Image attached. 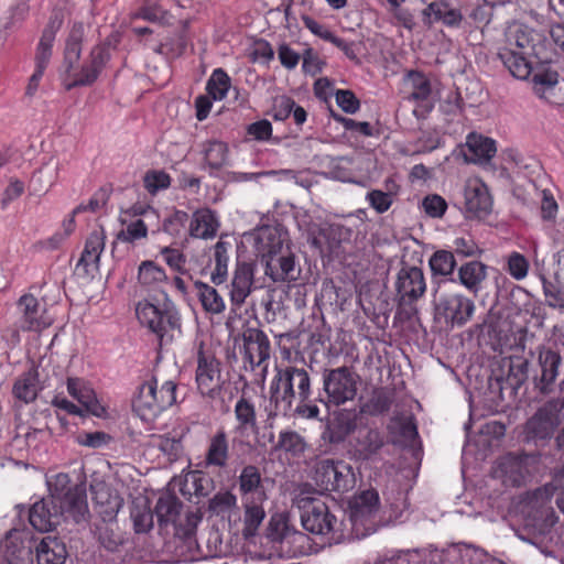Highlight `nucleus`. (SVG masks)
I'll use <instances>...</instances> for the list:
<instances>
[{"instance_id": "1", "label": "nucleus", "mask_w": 564, "mask_h": 564, "mask_svg": "<svg viewBox=\"0 0 564 564\" xmlns=\"http://www.w3.org/2000/svg\"><path fill=\"white\" fill-rule=\"evenodd\" d=\"M84 37L85 25L82 22L74 23L65 40L63 54L64 70L68 77L73 78V80L66 85L67 90L78 86L93 85L110 61L111 40L107 37L104 42L91 48L88 59L83 64L80 69L75 73L76 65L82 55Z\"/></svg>"}, {"instance_id": "2", "label": "nucleus", "mask_w": 564, "mask_h": 564, "mask_svg": "<svg viewBox=\"0 0 564 564\" xmlns=\"http://www.w3.org/2000/svg\"><path fill=\"white\" fill-rule=\"evenodd\" d=\"M177 384L172 380H160L153 375L139 389L132 408L144 422L154 421L163 411L176 402Z\"/></svg>"}, {"instance_id": "3", "label": "nucleus", "mask_w": 564, "mask_h": 564, "mask_svg": "<svg viewBox=\"0 0 564 564\" xmlns=\"http://www.w3.org/2000/svg\"><path fill=\"white\" fill-rule=\"evenodd\" d=\"M135 314L139 322L158 336L160 346L173 340L172 332H181L180 313L166 294L160 305L149 301L139 302Z\"/></svg>"}, {"instance_id": "4", "label": "nucleus", "mask_w": 564, "mask_h": 564, "mask_svg": "<svg viewBox=\"0 0 564 564\" xmlns=\"http://www.w3.org/2000/svg\"><path fill=\"white\" fill-rule=\"evenodd\" d=\"M393 290L397 315L411 319L417 313V302L426 292L423 270L415 265L403 264L395 275Z\"/></svg>"}, {"instance_id": "5", "label": "nucleus", "mask_w": 564, "mask_h": 564, "mask_svg": "<svg viewBox=\"0 0 564 564\" xmlns=\"http://www.w3.org/2000/svg\"><path fill=\"white\" fill-rule=\"evenodd\" d=\"M48 499L62 505L66 508L68 516L75 523L87 522L89 510L87 503L86 488L83 485L70 486V478L67 474L61 473L47 481Z\"/></svg>"}, {"instance_id": "6", "label": "nucleus", "mask_w": 564, "mask_h": 564, "mask_svg": "<svg viewBox=\"0 0 564 564\" xmlns=\"http://www.w3.org/2000/svg\"><path fill=\"white\" fill-rule=\"evenodd\" d=\"M257 246L264 274L273 282L282 281V229L279 223H263L257 230Z\"/></svg>"}, {"instance_id": "7", "label": "nucleus", "mask_w": 564, "mask_h": 564, "mask_svg": "<svg viewBox=\"0 0 564 564\" xmlns=\"http://www.w3.org/2000/svg\"><path fill=\"white\" fill-rule=\"evenodd\" d=\"M282 380V370L276 366V375L271 386V397L264 403L265 419L261 431H258L257 442L259 446L269 451L272 460L281 459L280 448L282 447V430L275 434V422L280 416L281 395L279 391V381Z\"/></svg>"}, {"instance_id": "8", "label": "nucleus", "mask_w": 564, "mask_h": 564, "mask_svg": "<svg viewBox=\"0 0 564 564\" xmlns=\"http://www.w3.org/2000/svg\"><path fill=\"white\" fill-rule=\"evenodd\" d=\"M183 503L175 496L160 497L155 506V514L160 528L172 525L174 534L188 538L193 534L200 518L195 512H186L184 523L182 521Z\"/></svg>"}, {"instance_id": "9", "label": "nucleus", "mask_w": 564, "mask_h": 564, "mask_svg": "<svg viewBox=\"0 0 564 564\" xmlns=\"http://www.w3.org/2000/svg\"><path fill=\"white\" fill-rule=\"evenodd\" d=\"M315 480L326 491L345 492L356 484L354 470L343 460H323L316 469Z\"/></svg>"}, {"instance_id": "10", "label": "nucleus", "mask_w": 564, "mask_h": 564, "mask_svg": "<svg viewBox=\"0 0 564 564\" xmlns=\"http://www.w3.org/2000/svg\"><path fill=\"white\" fill-rule=\"evenodd\" d=\"M562 406L556 401H549L528 420L525 433L529 440H550L560 425V412Z\"/></svg>"}, {"instance_id": "11", "label": "nucleus", "mask_w": 564, "mask_h": 564, "mask_svg": "<svg viewBox=\"0 0 564 564\" xmlns=\"http://www.w3.org/2000/svg\"><path fill=\"white\" fill-rule=\"evenodd\" d=\"M18 327L23 332H40L52 325L53 318L47 314L45 304L33 294L22 295L18 303Z\"/></svg>"}, {"instance_id": "12", "label": "nucleus", "mask_w": 564, "mask_h": 564, "mask_svg": "<svg viewBox=\"0 0 564 564\" xmlns=\"http://www.w3.org/2000/svg\"><path fill=\"white\" fill-rule=\"evenodd\" d=\"M220 362L202 347L197 352L196 383L202 395L214 399L220 392Z\"/></svg>"}, {"instance_id": "13", "label": "nucleus", "mask_w": 564, "mask_h": 564, "mask_svg": "<svg viewBox=\"0 0 564 564\" xmlns=\"http://www.w3.org/2000/svg\"><path fill=\"white\" fill-rule=\"evenodd\" d=\"M475 310L474 301L462 293L442 295L436 305L437 313L452 327L466 325L471 319Z\"/></svg>"}, {"instance_id": "14", "label": "nucleus", "mask_w": 564, "mask_h": 564, "mask_svg": "<svg viewBox=\"0 0 564 564\" xmlns=\"http://www.w3.org/2000/svg\"><path fill=\"white\" fill-rule=\"evenodd\" d=\"M72 519L62 505L54 499L43 498L30 509V524L39 532L53 531L63 520Z\"/></svg>"}, {"instance_id": "15", "label": "nucleus", "mask_w": 564, "mask_h": 564, "mask_svg": "<svg viewBox=\"0 0 564 564\" xmlns=\"http://www.w3.org/2000/svg\"><path fill=\"white\" fill-rule=\"evenodd\" d=\"M303 528L314 534L329 533L336 522V517L329 512L328 506L321 499L312 498L301 506Z\"/></svg>"}, {"instance_id": "16", "label": "nucleus", "mask_w": 564, "mask_h": 564, "mask_svg": "<svg viewBox=\"0 0 564 564\" xmlns=\"http://www.w3.org/2000/svg\"><path fill=\"white\" fill-rule=\"evenodd\" d=\"M405 80L411 87L408 100L415 104L414 116L425 118L435 106L431 80L423 72L414 69L406 73Z\"/></svg>"}, {"instance_id": "17", "label": "nucleus", "mask_w": 564, "mask_h": 564, "mask_svg": "<svg viewBox=\"0 0 564 564\" xmlns=\"http://www.w3.org/2000/svg\"><path fill=\"white\" fill-rule=\"evenodd\" d=\"M324 388L329 401L336 405L352 400L357 393V382L347 367L333 369L324 379Z\"/></svg>"}, {"instance_id": "18", "label": "nucleus", "mask_w": 564, "mask_h": 564, "mask_svg": "<svg viewBox=\"0 0 564 564\" xmlns=\"http://www.w3.org/2000/svg\"><path fill=\"white\" fill-rule=\"evenodd\" d=\"M245 368L254 370L267 362L270 357V341L267 335L257 328H248L242 334V347Z\"/></svg>"}, {"instance_id": "19", "label": "nucleus", "mask_w": 564, "mask_h": 564, "mask_svg": "<svg viewBox=\"0 0 564 564\" xmlns=\"http://www.w3.org/2000/svg\"><path fill=\"white\" fill-rule=\"evenodd\" d=\"M106 235L102 229L94 230L87 237L82 256L75 267V274L83 279L93 278L99 269L100 256L105 249Z\"/></svg>"}, {"instance_id": "20", "label": "nucleus", "mask_w": 564, "mask_h": 564, "mask_svg": "<svg viewBox=\"0 0 564 564\" xmlns=\"http://www.w3.org/2000/svg\"><path fill=\"white\" fill-rule=\"evenodd\" d=\"M254 283V264L246 261H238L229 288L231 305L240 308L252 291Z\"/></svg>"}, {"instance_id": "21", "label": "nucleus", "mask_w": 564, "mask_h": 564, "mask_svg": "<svg viewBox=\"0 0 564 564\" xmlns=\"http://www.w3.org/2000/svg\"><path fill=\"white\" fill-rule=\"evenodd\" d=\"M62 24L63 18L59 13H54L51 15L36 46L34 58L36 68L44 70L46 69L53 54V44L56 37V33L61 29Z\"/></svg>"}, {"instance_id": "22", "label": "nucleus", "mask_w": 564, "mask_h": 564, "mask_svg": "<svg viewBox=\"0 0 564 564\" xmlns=\"http://www.w3.org/2000/svg\"><path fill=\"white\" fill-rule=\"evenodd\" d=\"M220 227L219 219L210 208H200L193 213L188 234L196 239H212L216 237Z\"/></svg>"}, {"instance_id": "23", "label": "nucleus", "mask_w": 564, "mask_h": 564, "mask_svg": "<svg viewBox=\"0 0 564 564\" xmlns=\"http://www.w3.org/2000/svg\"><path fill=\"white\" fill-rule=\"evenodd\" d=\"M67 391L85 408L86 412L95 416H101L105 413V408L97 400L95 391L85 380L68 378Z\"/></svg>"}, {"instance_id": "24", "label": "nucleus", "mask_w": 564, "mask_h": 564, "mask_svg": "<svg viewBox=\"0 0 564 564\" xmlns=\"http://www.w3.org/2000/svg\"><path fill=\"white\" fill-rule=\"evenodd\" d=\"M465 205L469 213L480 217L491 210L492 200L488 187L480 181L469 182L465 188Z\"/></svg>"}, {"instance_id": "25", "label": "nucleus", "mask_w": 564, "mask_h": 564, "mask_svg": "<svg viewBox=\"0 0 564 564\" xmlns=\"http://www.w3.org/2000/svg\"><path fill=\"white\" fill-rule=\"evenodd\" d=\"M423 14L435 22H442L451 29L465 28V18L460 9L453 7L447 1H433L423 10Z\"/></svg>"}, {"instance_id": "26", "label": "nucleus", "mask_w": 564, "mask_h": 564, "mask_svg": "<svg viewBox=\"0 0 564 564\" xmlns=\"http://www.w3.org/2000/svg\"><path fill=\"white\" fill-rule=\"evenodd\" d=\"M498 57L513 77L527 79L532 72V58L536 57V55H524L514 48L501 47L498 52Z\"/></svg>"}, {"instance_id": "27", "label": "nucleus", "mask_w": 564, "mask_h": 564, "mask_svg": "<svg viewBox=\"0 0 564 564\" xmlns=\"http://www.w3.org/2000/svg\"><path fill=\"white\" fill-rule=\"evenodd\" d=\"M384 445V436L378 429L364 427L357 432L355 453L358 458L368 460Z\"/></svg>"}, {"instance_id": "28", "label": "nucleus", "mask_w": 564, "mask_h": 564, "mask_svg": "<svg viewBox=\"0 0 564 564\" xmlns=\"http://www.w3.org/2000/svg\"><path fill=\"white\" fill-rule=\"evenodd\" d=\"M299 397L304 402L310 397V377L304 369L289 368L284 370V401Z\"/></svg>"}, {"instance_id": "29", "label": "nucleus", "mask_w": 564, "mask_h": 564, "mask_svg": "<svg viewBox=\"0 0 564 564\" xmlns=\"http://www.w3.org/2000/svg\"><path fill=\"white\" fill-rule=\"evenodd\" d=\"M37 564H64L67 550L55 536H45L35 547Z\"/></svg>"}, {"instance_id": "30", "label": "nucleus", "mask_w": 564, "mask_h": 564, "mask_svg": "<svg viewBox=\"0 0 564 564\" xmlns=\"http://www.w3.org/2000/svg\"><path fill=\"white\" fill-rule=\"evenodd\" d=\"M458 280L470 293L477 295L481 284L487 278V265L480 261L471 260L458 268Z\"/></svg>"}, {"instance_id": "31", "label": "nucleus", "mask_w": 564, "mask_h": 564, "mask_svg": "<svg viewBox=\"0 0 564 564\" xmlns=\"http://www.w3.org/2000/svg\"><path fill=\"white\" fill-rule=\"evenodd\" d=\"M95 508L104 522H110L116 519L121 506L122 499L112 494L107 487L101 486L94 489Z\"/></svg>"}, {"instance_id": "32", "label": "nucleus", "mask_w": 564, "mask_h": 564, "mask_svg": "<svg viewBox=\"0 0 564 564\" xmlns=\"http://www.w3.org/2000/svg\"><path fill=\"white\" fill-rule=\"evenodd\" d=\"M39 391V373L35 368H31L21 373L14 381L12 388L14 398L24 403L33 402L37 398Z\"/></svg>"}, {"instance_id": "33", "label": "nucleus", "mask_w": 564, "mask_h": 564, "mask_svg": "<svg viewBox=\"0 0 564 564\" xmlns=\"http://www.w3.org/2000/svg\"><path fill=\"white\" fill-rule=\"evenodd\" d=\"M380 499L377 490L368 489L361 491L351 506V520L362 522L370 519L379 509Z\"/></svg>"}, {"instance_id": "34", "label": "nucleus", "mask_w": 564, "mask_h": 564, "mask_svg": "<svg viewBox=\"0 0 564 564\" xmlns=\"http://www.w3.org/2000/svg\"><path fill=\"white\" fill-rule=\"evenodd\" d=\"M231 248V243L229 241H225L223 237L214 246V269L212 271L210 279L216 285L223 284L227 280Z\"/></svg>"}, {"instance_id": "35", "label": "nucleus", "mask_w": 564, "mask_h": 564, "mask_svg": "<svg viewBox=\"0 0 564 564\" xmlns=\"http://www.w3.org/2000/svg\"><path fill=\"white\" fill-rule=\"evenodd\" d=\"M466 145L474 162H488L497 152L495 140L477 133L468 134Z\"/></svg>"}, {"instance_id": "36", "label": "nucleus", "mask_w": 564, "mask_h": 564, "mask_svg": "<svg viewBox=\"0 0 564 564\" xmlns=\"http://www.w3.org/2000/svg\"><path fill=\"white\" fill-rule=\"evenodd\" d=\"M384 185L387 192L381 189H371L366 195V200L369 206L378 214H383L390 209L393 204V197L400 189L399 184L392 178H388Z\"/></svg>"}, {"instance_id": "37", "label": "nucleus", "mask_w": 564, "mask_h": 564, "mask_svg": "<svg viewBox=\"0 0 564 564\" xmlns=\"http://www.w3.org/2000/svg\"><path fill=\"white\" fill-rule=\"evenodd\" d=\"M561 361L562 358L560 354L552 349H543L540 351L539 364L541 366V382L543 383V389H546L547 386L555 381Z\"/></svg>"}, {"instance_id": "38", "label": "nucleus", "mask_w": 564, "mask_h": 564, "mask_svg": "<svg viewBox=\"0 0 564 564\" xmlns=\"http://www.w3.org/2000/svg\"><path fill=\"white\" fill-rule=\"evenodd\" d=\"M503 48H514L524 55H536L533 32L527 28L518 26L509 32L507 46Z\"/></svg>"}, {"instance_id": "39", "label": "nucleus", "mask_w": 564, "mask_h": 564, "mask_svg": "<svg viewBox=\"0 0 564 564\" xmlns=\"http://www.w3.org/2000/svg\"><path fill=\"white\" fill-rule=\"evenodd\" d=\"M198 299L203 308L212 314H220L225 310V302L217 290L202 281L195 282Z\"/></svg>"}, {"instance_id": "40", "label": "nucleus", "mask_w": 564, "mask_h": 564, "mask_svg": "<svg viewBox=\"0 0 564 564\" xmlns=\"http://www.w3.org/2000/svg\"><path fill=\"white\" fill-rule=\"evenodd\" d=\"M228 459V442L224 431H218L210 440L206 462L210 466L224 467Z\"/></svg>"}, {"instance_id": "41", "label": "nucleus", "mask_w": 564, "mask_h": 564, "mask_svg": "<svg viewBox=\"0 0 564 564\" xmlns=\"http://www.w3.org/2000/svg\"><path fill=\"white\" fill-rule=\"evenodd\" d=\"M212 485L213 480L208 476L202 471L194 470L185 477L181 491L184 496L206 497L212 490Z\"/></svg>"}, {"instance_id": "42", "label": "nucleus", "mask_w": 564, "mask_h": 564, "mask_svg": "<svg viewBox=\"0 0 564 564\" xmlns=\"http://www.w3.org/2000/svg\"><path fill=\"white\" fill-rule=\"evenodd\" d=\"M203 154L206 164L212 170H219L228 159L227 144L218 140H209L203 144Z\"/></svg>"}, {"instance_id": "43", "label": "nucleus", "mask_w": 564, "mask_h": 564, "mask_svg": "<svg viewBox=\"0 0 564 564\" xmlns=\"http://www.w3.org/2000/svg\"><path fill=\"white\" fill-rule=\"evenodd\" d=\"M131 19H142L161 25L170 24L171 14L158 3H149L140 7L131 13Z\"/></svg>"}, {"instance_id": "44", "label": "nucleus", "mask_w": 564, "mask_h": 564, "mask_svg": "<svg viewBox=\"0 0 564 564\" xmlns=\"http://www.w3.org/2000/svg\"><path fill=\"white\" fill-rule=\"evenodd\" d=\"M429 264L434 276H447L454 272L456 260L453 252L438 250L430 258Z\"/></svg>"}, {"instance_id": "45", "label": "nucleus", "mask_w": 564, "mask_h": 564, "mask_svg": "<svg viewBox=\"0 0 564 564\" xmlns=\"http://www.w3.org/2000/svg\"><path fill=\"white\" fill-rule=\"evenodd\" d=\"M166 280V274L163 268L155 262L147 260L141 262L138 270V281L144 286H155Z\"/></svg>"}, {"instance_id": "46", "label": "nucleus", "mask_w": 564, "mask_h": 564, "mask_svg": "<svg viewBox=\"0 0 564 564\" xmlns=\"http://www.w3.org/2000/svg\"><path fill=\"white\" fill-rule=\"evenodd\" d=\"M235 415L238 421V430L245 432L247 430L256 431L257 420L256 411L252 403L247 399L240 398L235 405Z\"/></svg>"}, {"instance_id": "47", "label": "nucleus", "mask_w": 564, "mask_h": 564, "mask_svg": "<svg viewBox=\"0 0 564 564\" xmlns=\"http://www.w3.org/2000/svg\"><path fill=\"white\" fill-rule=\"evenodd\" d=\"M229 88L230 78L227 73L221 68L215 69L206 85L208 95L215 100H221L226 97Z\"/></svg>"}, {"instance_id": "48", "label": "nucleus", "mask_w": 564, "mask_h": 564, "mask_svg": "<svg viewBox=\"0 0 564 564\" xmlns=\"http://www.w3.org/2000/svg\"><path fill=\"white\" fill-rule=\"evenodd\" d=\"M137 533H145L153 527V512L147 502L134 505L130 512Z\"/></svg>"}, {"instance_id": "49", "label": "nucleus", "mask_w": 564, "mask_h": 564, "mask_svg": "<svg viewBox=\"0 0 564 564\" xmlns=\"http://www.w3.org/2000/svg\"><path fill=\"white\" fill-rule=\"evenodd\" d=\"M264 319L268 323L275 322L278 314L282 312V290L268 288L267 297L263 300Z\"/></svg>"}, {"instance_id": "50", "label": "nucleus", "mask_w": 564, "mask_h": 564, "mask_svg": "<svg viewBox=\"0 0 564 564\" xmlns=\"http://www.w3.org/2000/svg\"><path fill=\"white\" fill-rule=\"evenodd\" d=\"M147 236L148 226L142 219H137L117 234V240L127 243H134L137 240L147 238Z\"/></svg>"}, {"instance_id": "51", "label": "nucleus", "mask_w": 564, "mask_h": 564, "mask_svg": "<svg viewBox=\"0 0 564 564\" xmlns=\"http://www.w3.org/2000/svg\"><path fill=\"white\" fill-rule=\"evenodd\" d=\"M393 399L390 392L386 390H377L366 404L367 412L372 415L386 413L390 410Z\"/></svg>"}, {"instance_id": "52", "label": "nucleus", "mask_w": 564, "mask_h": 564, "mask_svg": "<svg viewBox=\"0 0 564 564\" xmlns=\"http://www.w3.org/2000/svg\"><path fill=\"white\" fill-rule=\"evenodd\" d=\"M487 7L485 3L475 6L465 19V28L473 30L486 26L491 21L492 15Z\"/></svg>"}, {"instance_id": "53", "label": "nucleus", "mask_w": 564, "mask_h": 564, "mask_svg": "<svg viewBox=\"0 0 564 564\" xmlns=\"http://www.w3.org/2000/svg\"><path fill=\"white\" fill-rule=\"evenodd\" d=\"M529 261L520 252L513 251L507 261V271L514 280H523L529 272Z\"/></svg>"}, {"instance_id": "54", "label": "nucleus", "mask_w": 564, "mask_h": 564, "mask_svg": "<svg viewBox=\"0 0 564 564\" xmlns=\"http://www.w3.org/2000/svg\"><path fill=\"white\" fill-rule=\"evenodd\" d=\"M421 207L429 217L441 218L447 210V203L441 195L429 194L422 199Z\"/></svg>"}, {"instance_id": "55", "label": "nucleus", "mask_w": 564, "mask_h": 564, "mask_svg": "<svg viewBox=\"0 0 564 564\" xmlns=\"http://www.w3.org/2000/svg\"><path fill=\"white\" fill-rule=\"evenodd\" d=\"M143 184L150 194H155L160 189H165L170 186L171 177L164 171H149L143 177Z\"/></svg>"}, {"instance_id": "56", "label": "nucleus", "mask_w": 564, "mask_h": 564, "mask_svg": "<svg viewBox=\"0 0 564 564\" xmlns=\"http://www.w3.org/2000/svg\"><path fill=\"white\" fill-rule=\"evenodd\" d=\"M332 117L334 118L335 121L339 122L347 131L357 132L364 137L376 135L373 127L367 121H356L351 118L344 117L333 111Z\"/></svg>"}, {"instance_id": "57", "label": "nucleus", "mask_w": 564, "mask_h": 564, "mask_svg": "<svg viewBox=\"0 0 564 564\" xmlns=\"http://www.w3.org/2000/svg\"><path fill=\"white\" fill-rule=\"evenodd\" d=\"M263 518L264 511L261 508L257 506L247 508L245 512V527L242 530V534L246 539L256 534L258 527L262 522Z\"/></svg>"}, {"instance_id": "58", "label": "nucleus", "mask_w": 564, "mask_h": 564, "mask_svg": "<svg viewBox=\"0 0 564 564\" xmlns=\"http://www.w3.org/2000/svg\"><path fill=\"white\" fill-rule=\"evenodd\" d=\"M189 217L188 214L184 210H174V213L164 219L163 221V231L171 236H178L182 229L187 224Z\"/></svg>"}, {"instance_id": "59", "label": "nucleus", "mask_w": 564, "mask_h": 564, "mask_svg": "<svg viewBox=\"0 0 564 564\" xmlns=\"http://www.w3.org/2000/svg\"><path fill=\"white\" fill-rule=\"evenodd\" d=\"M325 63L312 48H306L302 55V69L306 75L316 76L323 69Z\"/></svg>"}, {"instance_id": "60", "label": "nucleus", "mask_w": 564, "mask_h": 564, "mask_svg": "<svg viewBox=\"0 0 564 564\" xmlns=\"http://www.w3.org/2000/svg\"><path fill=\"white\" fill-rule=\"evenodd\" d=\"M335 98L337 105L346 113H356L360 108V101L351 90L339 89L337 90Z\"/></svg>"}, {"instance_id": "61", "label": "nucleus", "mask_w": 564, "mask_h": 564, "mask_svg": "<svg viewBox=\"0 0 564 564\" xmlns=\"http://www.w3.org/2000/svg\"><path fill=\"white\" fill-rule=\"evenodd\" d=\"M109 436L104 432H83L76 436V442L86 447L99 448L107 444Z\"/></svg>"}, {"instance_id": "62", "label": "nucleus", "mask_w": 564, "mask_h": 564, "mask_svg": "<svg viewBox=\"0 0 564 564\" xmlns=\"http://www.w3.org/2000/svg\"><path fill=\"white\" fill-rule=\"evenodd\" d=\"M166 264L176 272L183 273L186 264V257L177 249L164 247L161 250Z\"/></svg>"}, {"instance_id": "63", "label": "nucleus", "mask_w": 564, "mask_h": 564, "mask_svg": "<svg viewBox=\"0 0 564 564\" xmlns=\"http://www.w3.org/2000/svg\"><path fill=\"white\" fill-rule=\"evenodd\" d=\"M247 134L256 141H265L272 134V124L269 120L262 119L248 126Z\"/></svg>"}, {"instance_id": "64", "label": "nucleus", "mask_w": 564, "mask_h": 564, "mask_svg": "<svg viewBox=\"0 0 564 564\" xmlns=\"http://www.w3.org/2000/svg\"><path fill=\"white\" fill-rule=\"evenodd\" d=\"M260 484V474L254 466H247L240 475V489L243 492H251Z\"/></svg>"}]
</instances>
